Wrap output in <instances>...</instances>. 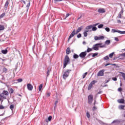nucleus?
<instances>
[{
    "label": "nucleus",
    "mask_w": 125,
    "mask_h": 125,
    "mask_svg": "<svg viewBox=\"0 0 125 125\" xmlns=\"http://www.w3.org/2000/svg\"><path fill=\"white\" fill-rule=\"evenodd\" d=\"M105 30L106 31V32H110V28L109 27H106Z\"/></svg>",
    "instance_id": "nucleus-39"
},
{
    "label": "nucleus",
    "mask_w": 125,
    "mask_h": 125,
    "mask_svg": "<svg viewBox=\"0 0 125 125\" xmlns=\"http://www.w3.org/2000/svg\"><path fill=\"white\" fill-rule=\"evenodd\" d=\"M47 77H48L49 76V74H50V72H51V69L50 68H48L47 69Z\"/></svg>",
    "instance_id": "nucleus-16"
},
{
    "label": "nucleus",
    "mask_w": 125,
    "mask_h": 125,
    "mask_svg": "<svg viewBox=\"0 0 125 125\" xmlns=\"http://www.w3.org/2000/svg\"><path fill=\"white\" fill-rule=\"evenodd\" d=\"M77 37L78 39H80V38H82V34L79 33L78 35H77Z\"/></svg>",
    "instance_id": "nucleus-36"
},
{
    "label": "nucleus",
    "mask_w": 125,
    "mask_h": 125,
    "mask_svg": "<svg viewBox=\"0 0 125 125\" xmlns=\"http://www.w3.org/2000/svg\"><path fill=\"white\" fill-rule=\"evenodd\" d=\"M109 83V80H107L105 82V83Z\"/></svg>",
    "instance_id": "nucleus-64"
},
{
    "label": "nucleus",
    "mask_w": 125,
    "mask_h": 125,
    "mask_svg": "<svg viewBox=\"0 0 125 125\" xmlns=\"http://www.w3.org/2000/svg\"><path fill=\"white\" fill-rule=\"evenodd\" d=\"M72 70L69 69L65 70V71L64 72V74H63V79L64 80H66V79L69 77V74H70V72Z\"/></svg>",
    "instance_id": "nucleus-4"
},
{
    "label": "nucleus",
    "mask_w": 125,
    "mask_h": 125,
    "mask_svg": "<svg viewBox=\"0 0 125 125\" xmlns=\"http://www.w3.org/2000/svg\"><path fill=\"white\" fill-rule=\"evenodd\" d=\"M104 60H108L109 56H106L104 58Z\"/></svg>",
    "instance_id": "nucleus-34"
},
{
    "label": "nucleus",
    "mask_w": 125,
    "mask_h": 125,
    "mask_svg": "<svg viewBox=\"0 0 125 125\" xmlns=\"http://www.w3.org/2000/svg\"><path fill=\"white\" fill-rule=\"evenodd\" d=\"M113 56H114V52L111 53V54H110L109 55V57L110 58H112Z\"/></svg>",
    "instance_id": "nucleus-33"
},
{
    "label": "nucleus",
    "mask_w": 125,
    "mask_h": 125,
    "mask_svg": "<svg viewBox=\"0 0 125 125\" xmlns=\"http://www.w3.org/2000/svg\"><path fill=\"white\" fill-rule=\"evenodd\" d=\"M104 26V25H103V24H101L98 26V27L99 28V29H101V28H103Z\"/></svg>",
    "instance_id": "nucleus-30"
},
{
    "label": "nucleus",
    "mask_w": 125,
    "mask_h": 125,
    "mask_svg": "<svg viewBox=\"0 0 125 125\" xmlns=\"http://www.w3.org/2000/svg\"><path fill=\"white\" fill-rule=\"evenodd\" d=\"M3 72H4V73H6V72H7V69H6L5 67H4L3 68Z\"/></svg>",
    "instance_id": "nucleus-35"
},
{
    "label": "nucleus",
    "mask_w": 125,
    "mask_h": 125,
    "mask_svg": "<svg viewBox=\"0 0 125 125\" xmlns=\"http://www.w3.org/2000/svg\"><path fill=\"white\" fill-rule=\"evenodd\" d=\"M69 16H70V14L69 13L66 14V17L64 19H66V18H67V17H69Z\"/></svg>",
    "instance_id": "nucleus-50"
},
{
    "label": "nucleus",
    "mask_w": 125,
    "mask_h": 125,
    "mask_svg": "<svg viewBox=\"0 0 125 125\" xmlns=\"http://www.w3.org/2000/svg\"><path fill=\"white\" fill-rule=\"evenodd\" d=\"M82 30H83V26H81V27H78V28L75 32L76 34H79V33H80V32H81Z\"/></svg>",
    "instance_id": "nucleus-13"
},
{
    "label": "nucleus",
    "mask_w": 125,
    "mask_h": 125,
    "mask_svg": "<svg viewBox=\"0 0 125 125\" xmlns=\"http://www.w3.org/2000/svg\"><path fill=\"white\" fill-rule=\"evenodd\" d=\"M88 32H89V30H85L83 32L84 37H87V33H88Z\"/></svg>",
    "instance_id": "nucleus-19"
},
{
    "label": "nucleus",
    "mask_w": 125,
    "mask_h": 125,
    "mask_svg": "<svg viewBox=\"0 0 125 125\" xmlns=\"http://www.w3.org/2000/svg\"><path fill=\"white\" fill-rule=\"evenodd\" d=\"M91 28H92V25H90L89 26H86L85 28V29L86 30V31H88V30H90V29H91Z\"/></svg>",
    "instance_id": "nucleus-18"
},
{
    "label": "nucleus",
    "mask_w": 125,
    "mask_h": 125,
    "mask_svg": "<svg viewBox=\"0 0 125 125\" xmlns=\"http://www.w3.org/2000/svg\"><path fill=\"white\" fill-rule=\"evenodd\" d=\"M118 90V91H120L121 92V91H122V87L119 88Z\"/></svg>",
    "instance_id": "nucleus-52"
},
{
    "label": "nucleus",
    "mask_w": 125,
    "mask_h": 125,
    "mask_svg": "<svg viewBox=\"0 0 125 125\" xmlns=\"http://www.w3.org/2000/svg\"><path fill=\"white\" fill-rule=\"evenodd\" d=\"M58 104V101H57L55 102V105H57Z\"/></svg>",
    "instance_id": "nucleus-54"
},
{
    "label": "nucleus",
    "mask_w": 125,
    "mask_h": 125,
    "mask_svg": "<svg viewBox=\"0 0 125 125\" xmlns=\"http://www.w3.org/2000/svg\"><path fill=\"white\" fill-rule=\"evenodd\" d=\"M97 55H98V53H94L92 55V57H95V56H97Z\"/></svg>",
    "instance_id": "nucleus-37"
},
{
    "label": "nucleus",
    "mask_w": 125,
    "mask_h": 125,
    "mask_svg": "<svg viewBox=\"0 0 125 125\" xmlns=\"http://www.w3.org/2000/svg\"><path fill=\"white\" fill-rule=\"evenodd\" d=\"M86 116H87V117L89 119V118H90V114H89V113L88 112H87L86 113Z\"/></svg>",
    "instance_id": "nucleus-40"
},
{
    "label": "nucleus",
    "mask_w": 125,
    "mask_h": 125,
    "mask_svg": "<svg viewBox=\"0 0 125 125\" xmlns=\"http://www.w3.org/2000/svg\"><path fill=\"white\" fill-rule=\"evenodd\" d=\"M110 65H112L113 66H116V63H111Z\"/></svg>",
    "instance_id": "nucleus-57"
},
{
    "label": "nucleus",
    "mask_w": 125,
    "mask_h": 125,
    "mask_svg": "<svg viewBox=\"0 0 125 125\" xmlns=\"http://www.w3.org/2000/svg\"><path fill=\"white\" fill-rule=\"evenodd\" d=\"M95 41H98L100 40H104V36H95L94 37Z\"/></svg>",
    "instance_id": "nucleus-10"
},
{
    "label": "nucleus",
    "mask_w": 125,
    "mask_h": 125,
    "mask_svg": "<svg viewBox=\"0 0 125 125\" xmlns=\"http://www.w3.org/2000/svg\"><path fill=\"white\" fill-rule=\"evenodd\" d=\"M86 76H87V72H85V73H84L83 75V79H84V78H85L86 77Z\"/></svg>",
    "instance_id": "nucleus-29"
},
{
    "label": "nucleus",
    "mask_w": 125,
    "mask_h": 125,
    "mask_svg": "<svg viewBox=\"0 0 125 125\" xmlns=\"http://www.w3.org/2000/svg\"><path fill=\"white\" fill-rule=\"evenodd\" d=\"M109 65H111V63H107L105 65V66H109Z\"/></svg>",
    "instance_id": "nucleus-55"
},
{
    "label": "nucleus",
    "mask_w": 125,
    "mask_h": 125,
    "mask_svg": "<svg viewBox=\"0 0 125 125\" xmlns=\"http://www.w3.org/2000/svg\"><path fill=\"white\" fill-rule=\"evenodd\" d=\"M125 107V106L124 105H120L119 106V109H120V110H124Z\"/></svg>",
    "instance_id": "nucleus-21"
},
{
    "label": "nucleus",
    "mask_w": 125,
    "mask_h": 125,
    "mask_svg": "<svg viewBox=\"0 0 125 125\" xmlns=\"http://www.w3.org/2000/svg\"><path fill=\"white\" fill-rule=\"evenodd\" d=\"M73 58H74V59H77L79 58V55H78L77 54H75L73 55Z\"/></svg>",
    "instance_id": "nucleus-26"
},
{
    "label": "nucleus",
    "mask_w": 125,
    "mask_h": 125,
    "mask_svg": "<svg viewBox=\"0 0 125 125\" xmlns=\"http://www.w3.org/2000/svg\"><path fill=\"white\" fill-rule=\"evenodd\" d=\"M81 18H82V16H81L80 17L78 18V20H80V19H81Z\"/></svg>",
    "instance_id": "nucleus-60"
},
{
    "label": "nucleus",
    "mask_w": 125,
    "mask_h": 125,
    "mask_svg": "<svg viewBox=\"0 0 125 125\" xmlns=\"http://www.w3.org/2000/svg\"><path fill=\"white\" fill-rule=\"evenodd\" d=\"M9 95L8 91L3 90L2 92L0 94V101L1 103L3 102V99H6V97Z\"/></svg>",
    "instance_id": "nucleus-1"
},
{
    "label": "nucleus",
    "mask_w": 125,
    "mask_h": 125,
    "mask_svg": "<svg viewBox=\"0 0 125 125\" xmlns=\"http://www.w3.org/2000/svg\"><path fill=\"white\" fill-rule=\"evenodd\" d=\"M70 58L68 55H66L63 60V68H66L68 64H70Z\"/></svg>",
    "instance_id": "nucleus-2"
},
{
    "label": "nucleus",
    "mask_w": 125,
    "mask_h": 125,
    "mask_svg": "<svg viewBox=\"0 0 125 125\" xmlns=\"http://www.w3.org/2000/svg\"><path fill=\"white\" fill-rule=\"evenodd\" d=\"M99 23H96V24H95L94 25V26H95H95H97V25H98Z\"/></svg>",
    "instance_id": "nucleus-59"
},
{
    "label": "nucleus",
    "mask_w": 125,
    "mask_h": 125,
    "mask_svg": "<svg viewBox=\"0 0 125 125\" xmlns=\"http://www.w3.org/2000/svg\"><path fill=\"white\" fill-rule=\"evenodd\" d=\"M104 69L100 70L97 74L98 77H102V76H104Z\"/></svg>",
    "instance_id": "nucleus-9"
},
{
    "label": "nucleus",
    "mask_w": 125,
    "mask_h": 125,
    "mask_svg": "<svg viewBox=\"0 0 125 125\" xmlns=\"http://www.w3.org/2000/svg\"><path fill=\"white\" fill-rule=\"evenodd\" d=\"M17 81H18V83H21V82L23 81V80H22V79H18Z\"/></svg>",
    "instance_id": "nucleus-41"
},
{
    "label": "nucleus",
    "mask_w": 125,
    "mask_h": 125,
    "mask_svg": "<svg viewBox=\"0 0 125 125\" xmlns=\"http://www.w3.org/2000/svg\"><path fill=\"white\" fill-rule=\"evenodd\" d=\"M114 40L116 41V42H119V39L118 37H115Z\"/></svg>",
    "instance_id": "nucleus-49"
},
{
    "label": "nucleus",
    "mask_w": 125,
    "mask_h": 125,
    "mask_svg": "<svg viewBox=\"0 0 125 125\" xmlns=\"http://www.w3.org/2000/svg\"><path fill=\"white\" fill-rule=\"evenodd\" d=\"M86 51H84V52H81L80 54H79V57H80V58H81L82 59H83L84 58H85V56H86Z\"/></svg>",
    "instance_id": "nucleus-7"
},
{
    "label": "nucleus",
    "mask_w": 125,
    "mask_h": 125,
    "mask_svg": "<svg viewBox=\"0 0 125 125\" xmlns=\"http://www.w3.org/2000/svg\"><path fill=\"white\" fill-rule=\"evenodd\" d=\"M92 110H93V111H95V110H97V108L96 107L95 105H94V106L93 107Z\"/></svg>",
    "instance_id": "nucleus-45"
},
{
    "label": "nucleus",
    "mask_w": 125,
    "mask_h": 125,
    "mask_svg": "<svg viewBox=\"0 0 125 125\" xmlns=\"http://www.w3.org/2000/svg\"><path fill=\"white\" fill-rule=\"evenodd\" d=\"M75 35H77V34H76V30L75 29H74L73 31V32L71 33V34L69 36L68 39V42H69L70 41V40H71V38H73V37H74L75 36Z\"/></svg>",
    "instance_id": "nucleus-8"
},
{
    "label": "nucleus",
    "mask_w": 125,
    "mask_h": 125,
    "mask_svg": "<svg viewBox=\"0 0 125 125\" xmlns=\"http://www.w3.org/2000/svg\"><path fill=\"white\" fill-rule=\"evenodd\" d=\"M27 87L28 90H33V85L31 84L30 83H28L27 84Z\"/></svg>",
    "instance_id": "nucleus-12"
},
{
    "label": "nucleus",
    "mask_w": 125,
    "mask_h": 125,
    "mask_svg": "<svg viewBox=\"0 0 125 125\" xmlns=\"http://www.w3.org/2000/svg\"><path fill=\"white\" fill-rule=\"evenodd\" d=\"M22 2L24 4H26V1H24V0H22Z\"/></svg>",
    "instance_id": "nucleus-58"
},
{
    "label": "nucleus",
    "mask_w": 125,
    "mask_h": 125,
    "mask_svg": "<svg viewBox=\"0 0 125 125\" xmlns=\"http://www.w3.org/2000/svg\"><path fill=\"white\" fill-rule=\"evenodd\" d=\"M93 101V95L92 94H90L88 96V104H91Z\"/></svg>",
    "instance_id": "nucleus-5"
},
{
    "label": "nucleus",
    "mask_w": 125,
    "mask_h": 125,
    "mask_svg": "<svg viewBox=\"0 0 125 125\" xmlns=\"http://www.w3.org/2000/svg\"><path fill=\"white\" fill-rule=\"evenodd\" d=\"M121 14H122V13H124V11L123 10H122L120 12Z\"/></svg>",
    "instance_id": "nucleus-61"
},
{
    "label": "nucleus",
    "mask_w": 125,
    "mask_h": 125,
    "mask_svg": "<svg viewBox=\"0 0 125 125\" xmlns=\"http://www.w3.org/2000/svg\"><path fill=\"white\" fill-rule=\"evenodd\" d=\"M10 109H11V110H13L14 109V105L13 104H11L10 105Z\"/></svg>",
    "instance_id": "nucleus-31"
},
{
    "label": "nucleus",
    "mask_w": 125,
    "mask_h": 125,
    "mask_svg": "<svg viewBox=\"0 0 125 125\" xmlns=\"http://www.w3.org/2000/svg\"><path fill=\"white\" fill-rule=\"evenodd\" d=\"M26 7L27 8V11L29 10V7H30V2L27 4Z\"/></svg>",
    "instance_id": "nucleus-44"
},
{
    "label": "nucleus",
    "mask_w": 125,
    "mask_h": 125,
    "mask_svg": "<svg viewBox=\"0 0 125 125\" xmlns=\"http://www.w3.org/2000/svg\"><path fill=\"white\" fill-rule=\"evenodd\" d=\"M50 92H47L45 94V97H49V96H50Z\"/></svg>",
    "instance_id": "nucleus-23"
},
{
    "label": "nucleus",
    "mask_w": 125,
    "mask_h": 125,
    "mask_svg": "<svg viewBox=\"0 0 125 125\" xmlns=\"http://www.w3.org/2000/svg\"><path fill=\"white\" fill-rule=\"evenodd\" d=\"M97 82L95 80L92 81L90 84L88 85V90H90L91 88H92V87L93 86L94 84H95V83H97Z\"/></svg>",
    "instance_id": "nucleus-6"
},
{
    "label": "nucleus",
    "mask_w": 125,
    "mask_h": 125,
    "mask_svg": "<svg viewBox=\"0 0 125 125\" xmlns=\"http://www.w3.org/2000/svg\"><path fill=\"white\" fill-rule=\"evenodd\" d=\"M112 80H113V81H114L115 82H116V81H117V78H116V77H113V78H112Z\"/></svg>",
    "instance_id": "nucleus-51"
},
{
    "label": "nucleus",
    "mask_w": 125,
    "mask_h": 125,
    "mask_svg": "<svg viewBox=\"0 0 125 125\" xmlns=\"http://www.w3.org/2000/svg\"><path fill=\"white\" fill-rule=\"evenodd\" d=\"M9 4V2H8V0H7L5 3V5L4 6V7L5 8H7V7H8V5Z\"/></svg>",
    "instance_id": "nucleus-17"
},
{
    "label": "nucleus",
    "mask_w": 125,
    "mask_h": 125,
    "mask_svg": "<svg viewBox=\"0 0 125 125\" xmlns=\"http://www.w3.org/2000/svg\"><path fill=\"white\" fill-rule=\"evenodd\" d=\"M118 18H122V14L120 13L118 16Z\"/></svg>",
    "instance_id": "nucleus-48"
},
{
    "label": "nucleus",
    "mask_w": 125,
    "mask_h": 125,
    "mask_svg": "<svg viewBox=\"0 0 125 125\" xmlns=\"http://www.w3.org/2000/svg\"><path fill=\"white\" fill-rule=\"evenodd\" d=\"M42 84H41L39 86V91H41L42 90Z\"/></svg>",
    "instance_id": "nucleus-27"
},
{
    "label": "nucleus",
    "mask_w": 125,
    "mask_h": 125,
    "mask_svg": "<svg viewBox=\"0 0 125 125\" xmlns=\"http://www.w3.org/2000/svg\"><path fill=\"white\" fill-rule=\"evenodd\" d=\"M112 33H117V32L119 33V31H118L116 30V29H112Z\"/></svg>",
    "instance_id": "nucleus-38"
},
{
    "label": "nucleus",
    "mask_w": 125,
    "mask_h": 125,
    "mask_svg": "<svg viewBox=\"0 0 125 125\" xmlns=\"http://www.w3.org/2000/svg\"><path fill=\"white\" fill-rule=\"evenodd\" d=\"M97 30V28L96 27H92V31H96Z\"/></svg>",
    "instance_id": "nucleus-43"
},
{
    "label": "nucleus",
    "mask_w": 125,
    "mask_h": 125,
    "mask_svg": "<svg viewBox=\"0 0 125 125\" xmlns=\"http://www.w3.org/2000/svg\"><path fill=\"white\" fill-rule=\"evenodd\" d=\"M111 43V41L110 40H106L105 42V44H107V45H109V44H110Z\"/></svg>",
    "instance_id": "nucleus-22"
},
{
    "label": "nucleus",
    "mask_w": 125,
    "mask_h": 125,
    "mask_svg": "<svg viewBox=\"0 0 125 125\" xmlns=\"http://www.w3.org/2000/svg\"><path fill=\"white\" fill-rule=\"evenodd\" d=\"M95 104H96V100H94V104H93L94 106H95Z\"/></svg>",
    "instance_id": "nucleus-53"
},
{
    "label": "nucleus",
    "mask_w": 125,
    "mask_h": 125,
    "mask_svg": "<svg viewBox=\"0 0 125 125\" xmlns=\"http://www.w3.org/2000/svg\"><path fill=\"white\" fill-rule=\"evenodd\" d=\"M5 15V13H3L0 16V19H1V18H3Z\"/></svg>",
    "instance_id": "nucleus-28"
},
{
    "label": "nucleus",
    "mask_w": 125,
    "mask_h": 125,
    "mask_svg": "<svg viewBox=\"0 0 125 125\" xmlns=\"http://www.w3.org/2000/svg\"><path fill=\"white\" fill-rule=\"evenodd\" d=\"M118 33H119V34H125V31H119Z\"/></svg>",
    "instance_id": "nucleus-46"
},
{
    "label": "nucleus",
    "mask_w": 125,
    "mask_h": 125,
    "mask_svg": "<svg viewBox=\"0 0 125 125\" xmlns=\"http://www.w3.org/2000/svg\"><path fill=\"white\" fill-rule=\"evenodd\" d=\"M118 103H121L122 104H124L125 103V100L121 99L118 100Z\"/></svg>",
    "instance_id": "nucleus-14"
},
{
    "label": "nucleus",
    "mask_w": 125,
    "mask_h": 125,
    "mask_svg": "<svg viewBox=\"0 0 125 125\" xmlns=\"http://www.w3.org/2000/svg\"><path fill=\"white\" fill-rule=\"evenodd\" d=\"M86 51V52H90V51H92V49H91V48H88L87 49V50L86 51Z\"/></svg>",
    "instance_id": "nucleus-25"
},
{
    "label": "nucleus",
    "mask_w": 125,
    "mask_h": 125,
    "mask_svg": "<svg viewBox=\"0 0 125 125\" xmlns=\"http://www.w3.org/2000/svg\"><path fill=\"white\" fill-rule=\"evenodd\" d=\"M102 44H103V43H98L95 44L93 47V49H94V50H99V47H101V48L105 47V45Z\"/></svg>",
    "instance_id": "nucleus-3"
},
{
    "label": "nucleus",
    "mask_w": 125,
    "mask_h": 125,
    "mask_svg": "<svg viewBox=\"0 0 125 125\" xmlns=\"http://www.w3.org/2000/svg\"><path fill=\"white\" fill-rule=\"evenodd\" d=\"M9 92H10V93L12 94V93H13L14 92V90H13V89H12V88H10Z\"/></svg>",
    "instance_id": "nucleus-32"
},
{
    "label": "nucleus",
    "mask_w": 125,
    "mask_h": 125,
    "mask_svg": "<svg viewBox=\"0 0 125 125\" xmlns=\"http://www.w3.org/2000/svg\"><path fill=\"white\" fill-rule=\"evenodd\" d=\"M83 44H85V43H86L85 42H83Z\"/></svg>",
    "instance_id": "nucleus-62"
},
{
    "label": "nucleus",
    "mask_w": 125,
    "mask_h": 125,
    "mask_svg": "<svg viewBox=\"0 0 125 125\" xmlns=\"http://www.w3.org/2000/svg\"><path fill=\"white\" fill-rule=\"evenodd\" d=\"M2 109H4V106H3V105H0V110H1Z\"/></svg>",
    "instance_id": "nucleus-47"
},
{
    "label": "nucleus",
    "mask_w": 125,
    "mask_h": 125,
    "mask_svg": "<svg viewBox=\"0 0 125 125\" xmlns=\"http://www.w3.org/2000/svg\"><path fill=\"white\" fill-rule=\"evenodd\" d=\"M5 27H4V25H0V31H3V30H4Z\"/></svg>",
    "instance_id": "nucleus-20"
},
{
    "label": "nucleus",
    "mask_w": 125,
    "mask_h": 125,
    "mask_svg": "<svg viewBox=\"0 0 125 125\" xmlns=\"http://www.w3.org/2000/svg\"><path fill=\"white\" fill-rule=\"evenodd\" d=\"M51 119H52V116H49L48 118V121H49V122H50V121H51Z\"/></svg>",
    "instance_id": "nucleus-42"
},
{
    "label": "nucleus",
    "mask_w": 125,
    "mask_h": 125,
    "mask_svg": "<svg viewBox=\"0 0 125 125\" xmlns=\"http://www.w3.org/2000/svg\"><path fill=\"white\" fill-rule=\"evenodd\" d=\"M98 12H99V13H105V12H106V10H105V9L104 8H99L98 10Z\"/></svg>",
    "instance_id": "nucleus-11"
},
{
    "label": "nucleus",
    "mask_w": 125,
    "mask_h": 125,
    "mask_svg": "<svg viewBox=\"0 0 125 125\" xmlns=\"http://www.w3.org/2000/svg\"><path fill=\"white\" fill-rule=\"evenodd\" d=\"M71 53V50L70 49V47H67L66 51V54L67 55H69Z\"/></svg>",
    "instance_id": "nucleus-15"
},
{
    "label": "nucleus",
    "mask_w": 125,
    "mask_h": 125,
    "mask_svg": "<svg viewBox=\"0 0 125 125\" xmlns=\"http://www.w3.org/2000/svg\"><path fill=\"white\" fill-rule=\"evenodd\" d=\"M117 22L118 23H122V21H121V20H118Z\"/></svg>",
    "instance_id": "nucleus-56"
},
{
    "label": "nucleus",
    "mask_w": 125,
    "mask_h": 125,
    "mask_svg": "<svg viewBox=\"0 0 125 125\" xmlns=\"http://www.w3.org/2000/svg\"><path fill=\"white\" fill-rule=\"evenodd\" d=\"M0 59H1V60H2V61H5V60L3 59H1V58H0Z\"/></svg>",
    "instance_id": "nucleus-63"
},
{
    "label": "nucleus",
    "mask_w": 125,
    "mask_h": 125,
    "mask_svg": "<svg viewBox=\"0 0 125 125\" xmlns=\"http://www.w3.org/2000/svg\"><path fill=\"white\" fill-rule=\"evenodd\" d=\"M2 53H3V54H6V53H7V50L5 49V50H3L1 51Z\"/></svg>",
    "instance_id": "nucleus-24"
}]
</instances>
